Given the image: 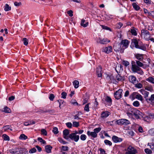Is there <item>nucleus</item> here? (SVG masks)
<instances>
[{
	"label": "nucleus",
	"instance_id": "24",
	"mask_svg": "<svg viewBox=\"0 0 154 154\" xmlns=\"http://www.w3.org/2000/svg\"><path fill=\"white\" fill-rule=\"evenodd\" d=\"M142 94L144 95V98L146 101L147 99H148V98H149L148 97L149 93L146 91L143 90Z\"/></svg>",
	"mask_w": 154,
	"mask_h": 154
},
{
	"label": "nucleus",
	"instance_id": "36",
	"mask_svg": "<svg viewBox=\"0 0 154 154\" xmlns=\"http://www.w3.org/2000/svg\"><path fill=\"white\" fill-rule=\"evenodd\" d=\"M58 141L60 143L63 144H65L67 143V142L64 141L63 139L61 138H58Z\"/></svg>",
	"mask_w": 154,
	"mask_h": 154
},
{
	"label": "nucleus",
	"instance_id": "1",
	"mask_svg": "<svg viewBox=\"0 0 154 154\" xmlns=\"http://www.w3.org/2000/svg\"><path fill=\"white\" fill-rule=\"evenodd\" d=\"M135 62L134 61H131V70L134 72H137L140 75H143L144 72L139 67H143L144 64L139 60H136Z\"/></svg>",
	"mask_w": 154,
	"mask_h": 154
},
{
	"label": "nucleus",
	"instance_id": "2",
	"mask_svg": "<svg viewBox=\"0 0 154 154\" xmlns=\"http://www.w3.org/2000/svg\"><path fill=\"white\" fill-rule=\"evenodd\" d=\"M141 35L143 36L146 40H149V39L150 37V35L148 30L145 29H142L141 30Z\"/></svg>",
	"mask_w": 154,
	"mask_h": 154
},
{
	"label": "nucleus",
	"instance_id": "19",
	"mask_svg": "<svg viewBox=\"0 0 154 154\" xmlns=\"http://www.w3.org/2000/svg\"><path fill=\"white\" fill-rule=\"evenodd\" d=\"M146 102L151 104H154V94L151 95L148 99H147Z\"/></svg>",
	"mask_w": 154,
	"mask_h": 154
},
{
	"label": "nucleus",
	"instance_id": "43",
	"mask_svg": "<svg viewBox=\"0 0 154 154\" xmlns=\"http://www.w3.org/2000/svg\"><path fill=\"white\" fill-rule=\"evenodd\" d=\"M38 140L40 141V142L44 144H46V141L44 140H43L42 138L39 137L38 138Z\"/></svg>",
	"mask_w": 154,
	"mask_h": 154
},
{
	"label": "nucleus",
	"instance_id": "49",
	"mask_svg": "<svg viewBox=\"0 0 154 154\" xmlns=\"http://www.w3.org/2000/svg\"><path fill=\"white\" fill-rule=\"evenodd\" d=\"M52 131L55 134H57L58 133V128L56 127L54 128Z\"/></svg>",
	"mask_w": 154,
	"mask_h": 154
},
{
	"label": "nucleus",
	"instance_id": "13",
	"mask_svg": "<svg viewBox=\"0 0 154 154\" xmlns=\"http://www.w3.org/2000/svg\"><path fill=\"white\" fill-rule=\"evenodd\" d=\"M97 42L102 44H106L110 42V41L107 38H103V39L99 38Z\"/></svg>",
	"mask_w": 154,
	"mask_h": 154
},
{
	"label": "nucleus",
	"instance_id": "18",
	"mask_svg": "<svg viewBox=\"0 0 154 154\" xmlns=\"http://www.w3.org/2000/svg\"><path fill=\"white\" fill-rule=\"evenodd\" d=\"M131 44L133 46H134L136 48H138V40L136 38H134L131 40Z\"/></svg>",
	"mask_w": 154,
	"mask_h": 154
},
{
	"label": "nucleus",
	"instance_id": "20",
	"mask_svg": "<svg viewBox=\"0 0 154 154\" xmlns=\"http://www.w3.org/2000/svg\"><path fill=\"white\" fill-rule=\"evenodd\" d=\"M87 134L89 136H91L94 138H96L97 136V134L94 131L91 132L90 131H88Z\"/></svg>",
	"mask_w": 154,
	"mask_h": 154
},
{
	"label": "nucleus",
	"instance_id": "54",
	"mask_svg": "<svg viewBox=\"0 0 154 154\" xmlns=\"http://www.w3.org/2000/svg\"><path fill=\"white\" fill-rule=\"evenodd\" d=\"M145 152L146 153L148 154H150L152 152L151 150L148 148L145 149Z\"/></svg>",
	"mask_w": 154,
	"mask_h": 154
},
{
	"label": "nucleus",
	"instance_id": "5",
	"mask_svg": "<svg viewBox=\"0 0 154 154\" xmlns=\"http://www.w3.org/2000/svg\"><path fill=\"white\" fill-rule=\"evenodd\" d=\"M125 150L127 151L125 154H136L137 153V150L131 146H129Z\"/></svg>",
	"mask_w": 154,
	"mask_h": 154
},
{
	"label": "nucleus",
	"instance_id": "23",
	"mask_svg": "<svg viewBox=\"0 0 154 154\" xmlns=\"http://www.w3.org/2000/svg\"><path fill=\"white\" fill-rule=\"evenodd\" d=\"M143 54H136L135 55V57L138 60L141 61L143 59Z\"/></svg>",
	"mask_w": 154,
	"mask_h": 154
},
{
	"label": "nucleus",
	"instance_id": "25",
	"mask_svg": "<svg viewBox=\"0 0 154 154\" xmlns=\"http://www.w3.org/2000/svg\"><path fill=\"white\" fill-rule=\"evenodd\" d=\"M116 79L119 81H123L124 80V77L123 76H121L119 74H118L116 75Z\"/></svg>",
	"mask_w": 154,
	"mask_h": 154
},
{
	"label": "nucleus",
	"instance_id": "7",
	"mask_svg": "<svg viewBox=\"0 0 154 154\" xmlns=\"http://www.w3.org/2000/svg\"><path fill=\"white\" fill-rule=\"evenodd\" d=\"M121 44L120 43L115 44L113 46V48L114 51L116 52L119 51L123 52L122 48L121 47Z\"/></svg>",
	"mask_w": 154,
	"mask_h": 154
},
{
	"label": "nucleus",
	"instance_id": "21",
	"mask_svg": "<svg viewBox=\"0 0 154 154\" xmlns=\"http://www.w3.org/2000/svg\"><path fill=\"white\" fill-rule=\"evenodd\" d=\"M146 45H147L145 44H142L141 45L140 44V45L138 46V48H137L140 49L143 51H146Z\"/></svg>",
	"mask_w": 154,
	"mask_h": 154
},
{
	"label": "nucleus",
	"instance_id": "32",
	"mask_svg": "<svg viewBox=\"0 0 154 154\" xmlns=\"http://www.w3.org/2000/svg\"><path fill=\"white\" fill-rule=\"evenodd\" d=\"M109 79L110 80V82L113 83H115L116 82V79H114V77L112 75H110L109 77Z\"/></svg>",
	"mask_w": 154,
	"mask_h": 154
},
{
	"label": "nucleus",
	"instance_id": "59",
	"mask_svg": "<svg viewBox=\"0 0 154 154\" xmlns=\"http://www.w3.org/2000/svg\"><path fill=\"white\" fill-rule=\"evenodd\" d=\"M66 126L69 128H71L72 126V124L71 122H68L66 123Z\"/></svg>",
	"mask_w": 154,
	"mask_h": 154
},
{
	"label": "nucleus",
	"instance_id": "47",
	"mask_svg": "<svg viewBox=\"0 0 154 154\" xmlns=\"http://www.w3.org/2000/svg\"><path fill=\"white\" fill-rule=\"evenodd\" d=\"M133 105L135 107H138L140 105V103L138 101H136L133 103Z\"/></svg>",
	"mask_w": 154,
	"mask_h": 154
},
{
	"label": "nucleus",
	"instance_id": "22",
	"mask_svg": "<svg viewBox=\"0 0 154 154\" xmlns=\"http://www.w3.org/2000/svg\"><path fill=\"white\" fill-rule=\"evenodd\" d=\"M52 148L50 145H48L45 146V149L47 152L49 153L51 152Z\"/></svg>",
	"mask_w": 154,
	"mask_h": 154
},
{
	"label": "nucleus",
	"instance_id": "61",
	"mask_svg": "<svg viewBox=\"0 0 154 154\" xmlns=\"http://www.w3.org/2000/svg\"><path fill=\"white\" fill-rule=\"evenodd\" d=\"M67 13L69 15V16L72 17L73 16V11L72 10H70L67 12Z\"/></svg>",
	"mask_w": 154,
	"mask_h": 154
},
{
	"label": "nucleus",
	"instance_id": "4",
	"mask_svg": "<svg viewBox=\"0 0 154 154\" xmlns=\"http://www.w3.org/2000/svg\"><path fill=\"white\" fill-rule=\"evenodd\" d=\"M116 122L118 125H127L130 124V122L128 120L125 119L118 120L116 121Z\"/></svg>",
	"mask_w": 154,
	"mask_h": 154
},
{
	"label": "nucleus",
	"instance_id": "63",
	"mask_svg": "<svg viewBox=\"0 0 154 154\" xmlns=\"http://www.w3.org/2000/svg\"><path fill=\"white\" fill-rule=\"evenodd\" d=\"M123 66H122L121 65L119 64L118 65V66H116V72H118L116 70V69H119L120 70L121 69H122V70H123Z\"/></svg>",
	"mask_w": 154,
	"mask_h": 154
},
{
	"label": "nucleus",
	"instance_id": "56",
	"mask_svg": "<svg viewBox=\"0 0 154 154\" xmlns=\"http://www.w3.org/2000/svg\"><path fill=\"white\" fill-rule=\"evenodd\" d=\"M36 149L35 148H33L30 149L29 150V152L30 153H33L36 152Z\"/></svg>",
	"mask_w": 154,
	"mask_h": 154
},
{
	"label": "nucleus",
	"instance_id": "58",
	"mask_svg": "<svg viewBox=\"0 0 154 154\" xmlns=\"http://www.w3.org/2000/svg\"><path fill=\"white\" fill-rule=\"evenodd\" d=\"M41 132L42 134H43L44 135L46 136L47 135V132L45 129H42L41 130Z\"/></svg>",
	"mask_w": 154,
	"mask_h": 154
},
{
	"label": "nucleus",
	"instance_id": "44",
	"mask_svg": "<svg viewBox=\"0 0 154 154\" xmlns=\"http://www.w3.org/2000/svg\"><path fill=\"white\" fill-rule=\"evenodd\" d=\"M3 137L4 140H5L9 141L10 140V138L9 136L6 134H4L3 135Z\"/></svg>",
	"mask_w": 154,
	"mask_h": 154
},
{
	"label": "nucleus",
	"instance_id": "11",
	"mask_svg": "<svg viewBox=\"0 0 154 154\" xmlns=\"http://www.w3.org/2000/svg\"><path fill=\"white\" fill-rule=\"evenodd\" d=\"M102 52H104L107 54H109L112 52V48L111 46L103 48L102 49Z\"/></svg>",
	"mask_w": 154,
	"mask_h": 154
},
{
	"label": "nucleus",
	"instance_id": "35",
	"mask_svg": "<svg viewBox=\"0 0 154 154\" xmlns=\"http://www.w3.org/2000/svg\"><path fill=\"white\" fill-rule=\"evenodd\" d=\"M27 138V136L23 134H21L19 137V139L21 140H26Z\"/></svg>",
	"mask_w": 154,
	"mask_h": 154
},
{
	"label": "nucleus",
	"instance_id": "46",
	"mask_svg": "<svg viewBox=\"0 0 154 154\" xmlns=\"http://www.w3.org/2000/svg\"><path fill=\"white\" fill-rule=\"evenodd\" d=\"M122 63L125 67L128 66L129 64V63L128 61L124 60L122 61Z\"/></svg>",
	"mask_w": 154,
	"mask_h": 154
},
{
	"label": "nucleus",
	"instance_id": "30",
	"mask_svg": "<svg viewBox=\"0 0 154 154\" xmlns=\"http://www.w3.org/2000/svg\"><path fill=\"white\" fill-rule=\"evenodd\" d=\"M132 6L134 9L136 11L139 10L140 8V7L135 3L133 4Z\"/></svg>",
	"mask_w": 154,
	"mask_h": 154
},
{
	"label": "nucleus",
	"instance_id": "6",
	"mask_svg": "<svg viewBox=\"0 0 154 154\" xmlns=\"http://www.w3.org/2000/svg\"><path fill=\"white\" fill-rule=\"evenodd\" d=\"M79 139V136L78 135L71 133L69 135V139H70L72 140H74L75 142H77Z\"/></svg>",
	"mask_w": 154,
	"mask_h": 154
},
{
	"label": "nucleus",
	"instance_id": "31",
	"mask_svg": "<svg viewBox=\"0 0 154 154\" xmlns=\"http://www.w3.org/2000/svg\"><path fill=\"white\" fill-rule=\"evenodd\" d=\"M130 32L133 35L136 36L137 35V31L134 28L131 29Z\"/></svg>",
	"mask_w": 154,
	"mask_h": 154
},
{
	"label": "nucleus",
	"instance_id": "64",
	"mask_svg": "<svg viewBox=\"0 0 154 154\" xmlns=\"http://www.w3.org/2000/svg\"><path fill=\"white\" fill-rule=\"evenodd\" d=\"M99 150L101 154H106V151L103 149L100 148L99 149Z\"/></svg>",
	"mask_w": 154,
	"mask_h": 154
},
{
	"label": "nucleus",
	"instance_id": "52",
	"mask_svg": "<svg viewBox=\"0 0 154 154\" xmlns=\"http://www.w3.org/2000/svg\"><path fill=\"white\" fill-rule=\"evenodd\" d=\"M101 130V128L100 127H98V128H95L94 130V132H95L96 134L97 133H98Z\"/></svg>",
	"mask_w": 154,
	"mask_h": 154
},
{
	"label": "nucleus",
	"instance_id": "57",
	"mask_svg": "<svg viewBox=\"0 0 154 154\" xmlns=\"http://www.w3.org/2000/svg\"><path fill=\"white\" fill-rule=\"evenodd\" d=\"M135 86L138 88H140L142 87V85L140 83H139L138 84H135Z\"/></svg>",
	"mask_w": 154,
	"mask_h": 154
},
{
	"label": "nucleus",
	"instance_id": "15",
	"mask_svg": "<svg viewBox=\"0 0 154 154\" xmlns=\"http://www.w3.org/2000/svg\"><path fill=\"white\" fill-rule=\"evenodd\" d=\"M96 73L98 77H102V67L101 66H98L96 69Z\"/></svg>",
	"mask_w": 154,
	"mask_h": 154
},
{
	"label": "nucleus",
	"instance_id": "14",
	"mask_svg": "<svg viewBox=\"0 0 154 154\" xmlns=\"http://www.w3.org/2000/svg\"><path fill=\"white\" fill-rule=\"evenodd\" d=\"M112 141L115 143L121 142L123 139L119 137L116 136H113L112 137Z\"/></svg>",
	"mask_w": 154,
	"mask_h": 154
},
{
	"label": "nucleus",
	"instance_id": "37",
	"mask_svg": "<svg viewBox=\"0 0 154 154\" xmlns=\"http://www.w3.org/2000/svg\"><path fill=\"white\" fill-rule=\"evenodd\" d=\"M90 103H89L85 105L84 107V110L87 112L89 111V105L90 104Z\"/></svg>",
	"mask_w": 154,
	"mask_h": 154
},
{
	"label": "nucleus",
	"instance_id": "45",
	"mask_svg": "<svg viewBox=\"0 0 154 154\" xmlns=\"http://www.w3.org/2000/svg\"><path fill=\"white\" fill-rule=\"evenodd\" d=\"M22 41L23 42V44L25 45H28V42L26 38H24L22 39Z\"/></svg>",
	"mask_w": 154,
	"mask_h": 154
},
{
	"label": "nucleus",
	"instance_id": "17",
	"mask_svg": "<svg viewBox=\"0 0 154 154\" xmlns=\"http://www.w3.org/2000/svg\"><path fill=\"white\" fill-rule=\"evenodd\" d=\"M120 43L121 44V45H123L122 47H124L125 48H126L128 47L129 44V42L128 40L125 39L122 40Z\"/></svg>",
	"mask_w": 154,
	"mask_h": 154
},
{
	"label": "nucleus",
	"instance_id": "28",
	"mask_svg": "<svg viewBox=\"0 0 154 154\" xmlns=\"http://www.w3.org/2000/svg\"><path fill=\"white\" fill-rule=\"evenodd\" d=\"M73 84L74 88H78L79 87V82L77 80H75L73 82Z\"/></svg>",
	"mask_w": 154,
	"mask_h": 154
},
{
	"label": "nucleus",
	"instance_id": "16",
	"mask_svg": "<svg viewBox=\"0 0 154 154\" xmlns=\"http://www.w3.org/2000/svg\"><path fill=\"white\" fill-rule=\"evenodd\" d=\"M128 79L130 82L134 84L137 83L138 82L136 80V78L135 76L134 75H130L129 76Z\"/></svg>",
	"mask_w": 154,
	"mask_h": 154
},
{
	"label": "nucleus",
	"instance_id": "38",
	"mask_svg": "<svg viewBox=\"0 0 154 154\" xmlns=\"http://www.w3.org/2000/svg\"><path fill=\"white\" fill-rule=\"evenodd\" d=\"M136 98L138 100L142 101L143 100V98L141 95L138 94L136 95Z\"/></svg>",
	"mask_w": 154,
	"mask_h": 154
},
{
	"label": "nucleus",
	"instance_id": "29",
	"mask_svg": "<svg viewBox=\"0 0 154 154\" xmlns=\"http://www.w3.org/2000/svg\"><path fill=\"white\" fill-rule=\"evenodd\" d=\"M109 115V112L107 111L103 112L101 115V117L104 118L108 117Z\"/></svg>",
	"mask_w": 154,
	"mask_h": 154
},
{
	"label": "nucleus",
	"instance_id": "55",
	"mask_svg": "<svg viewBox=\"0 0 154 154\" xmlns=\"http://www.w3.org/2000/svg\"><path fill=\"white\" fill-rule=\"evenodd\" d=\"M54 97L55 96L54 95V94H51L49 95V99L50 100L53 101Z\"/></svg>",
	"mask_w": 154,
	"mask_h": 154
},
{
	"label": "nucleus",
	"instance_id": "48",
	"mask_svg": "<svg viewBox=\"0 0 154 154\" xmlns=\"http://www.w3.org/2000/svg\"><path fill=\"white\" fill-rule=\"evenodd\" d=\"M136 93L135 92H133L129 96V98L133 100L134 98V97L136 95Z\"/></svg>",
	"mask_w": 154,
	"mask_h": 154
},
{
	"label": "nucleus",
	"instance_id": "53",
	"mask_svg": "<svg viewBox=\"0 0 154 154\" xmlns=\"http://www.w3.org/2000/svg\"><path fill=\"white\" fill-rule=\"evenodd\" d=\"M79 126V122H73V127H77Z\"/></svg>",
	"mask_w": 154,
	"mask_h": 154
},
{
	"label": "nucleus",
	"instance_id": "33",
	"mask_svg": "<svg viewBox=\"0 0 154 154\" xmlns=\"http://www.w3.org/2000/svg\"><path fill=\"white\" fill-rule=\"evenodd\" d=\"M145 89L151 92H152L153 90V87L151 85H149L148 86H146L145 88Z\"/></svg>",
	"mask_w": 154,
	"mask_h": 154
},
{
	"label": "nucleus",
	"instance_id": "8",
	"mask_svg": "<svg viewBox=\"0 0 154 154\" xmlns=\"http://www.w3.org/2000/svg\"><path fill=\"white\" fill-rule=\"evenodd\" d=\"M136 109L135 108L129 106L127 108V112L126 114L129 117L132 116Z\"/></svg>",
	"mask_w": 154,
	"mask_h": 154
},
{
	"label": "nucleus",
	"instance_id": "60",
	"mask_svg": "<svg viewBox=\"0 0 154 154\" xmlns=\"http://www.w3.org/2000/svg\"><path fill=\"white\" fill-rule=\"evenodd\" d=\"M102 27L103 29L106 30H109L110 31H111V29L109 28L108 27H107V26H104V25H102Z\"/></svg>",
	"mask_w": 154,
	"mask_h": 154
},
{
	"label": "nucleus",
	"instance_id": "51",
	"mask_svg": "<svg viewBox=\"0 0 154 154\" xmlns=\"http://www.w3.org/2000/svg\"><path fill=\"white\" fill-rule=\"evenodd\" d=\"M61 97L63 99H65L66 98L67 93L65 92H63L61 94Z\"/></svg>",
	"mask_w": 154,
	"mask_h": 154
},
{
	"label": "nucleus",
	"instance_id": "27",
	"mask_svg": "<svg viewBox=\"0 0 154 154\" xmlns=\"http://www.w3.org/2000/svg\"><path fill=\"white\" fill-rule=\"evenodd\" d=\"M55 112V110L54 109H45V113H48L49 114H53Z\"/></svg>",
	"mask_w": 154,
	"mask_h": 154
},
{
	"label": "nucleus",
	"instance_id": "39",
	"mask_svg": "<svg viewBox=\"0 0 154 154\" xmlns=\"http://www.w3.org/2000/svg\"><path fill=\"white\" fill-rule=\"evenodd\" d=\"M11 7L9 6L7 4H6L5 5L4 10L6 11H8L11 10Z\"/></svg>",
	"mask_w": 154,
	"mask_h": 154
},
{
	"label": "nucleus",
	"instance_id": "26",
	"mask_svg": "<svg viewBox=\"0 0 154 154\" xmlns=\"http://www.w3.org/2000/svg\"><path fill=\"white\" fill-rule=\"evenodd\" d=\"M85 22V20L84 19H82L81 20V23L80 24L81 25L84 27H86L88 26V22H86L85 23H84Z\"/></svg>",
	"mask_w": 154,
	"mask_h": 154
},
{
	"label": "nucleus",
	"instance_id": "12",
	"mask_svg": "<svg viewBox=\"0 0 154 154\" xmlns=\"http://www.w3.org/2000/svg\"><path fill=\"white\" fill-rule=\"evenodd\" d=\"M69 131L67 129L64 130L63 131V137L66 140H69Z\"/></svg>",
	"mask_w": 154,
	"mask_h": 154
},
{
	"label": "nucleus",
	"instance_id": "62",
	"mask_svg": "<svg viewBox=\"0 0 154 154\" xmlns=\"http://www.w3.org/2000/svg\"><path fill=\"white\" fill-rule=\"evenodd\" d=\"M11 127V126L10 125H7L6 126H5L3 127V128H4L5 129V130L7 131L9 129H10Z\"/></svg>",
	"mask_w": 154,
	"mask_h": 154
},
{
	"label": "nucleus",
	"instance_id": "42",
	"mask_svg": "<svg viewBox=\"0 0 154 154\" xmlns=\"http://www.w3.org/2000/svg\"><path fill=\"white\" fill-rule=\"evenodd\" d=\"M4 112L6 113H10L11 112V110L10 108L7 107V106H5L4 107Z\"/></svg>",
	"mask_w": 154,
	"mask_h": 154
},
{
	"label": "nucleus",
	"instance_id": "41",
	"mask_svg": "<svg viewBox=\"0 0 154 154\" xmlns=\"http://www.w3.org/2000/svg\"><path fill=\"white\" fill-rule=\"evenodd\" d=\"M69 149V147L66 146H62L61 150L63 151H68Z\"/></svg>",
	"mask_w": 154,
	"mask_h": 154
},
{
	"label": "nucleus",
	"instance_id": "34",
	"mask_svg": "<svg viewBox=\"0 0 154 154\" xmlns=\"http://www.w3.org/2000/svg\"><path fill=\"white\" fill-rule=\"evenodd\" d=\"M146 81L154 84V78L152 77H150L147 79Z\"/></svg>",
	"mask_w": 154,
	"mask_h": 154
},
{
	"label": "nucleus",
	"instance_id": "10",
	"mask_svg": "<svg viewBox=\"0 0 154 154\" xmlns=\"http://www.w3.org/2000/svg\"><path fill=\"white\" fill-rule=\"evenodd\" d=\"M105 102L104 103L106 106H110L112 104V100L110 97L106 96L105 97Z\"/></svg>",
	"mask_w": 154,
	"mask_h": 154
},
{
	"label": "nucleus",
	"instance_id": "3",
	"mask_svg": "<svg viewBox=\"0 0 154 154\" xmlns=\"http://www.w3.org/2000/svg\"><path fill=\"white\" fill-rule=\"evenodd\" d=\"M123 90L120 89L116 91L114 94V96L116 100H119L121 98Z\"/></svg>",
	"mask_w": 154,
	"mask_h": 154
},
{
	"label": "nucleus",
	"instance_id": "50",
	"mask_svg": "<svg viewBox=\"0 0 154 154\" xmlns=\"http://www.w3.org/2000/svg\"><path fill=\"white\" fill-rule=\"evenodd\" d=\"M86 138V136L84 134H82L80 136V139L83 141L85 140Z\"/></svg>",
	"mask_w": 154,
	"mask_h": 154
},
{
	"label": "nucleus",
	"instance_id": "9",
	"mask_svg": "<svg viewBox=\"0 0 154 154\" xmlns=\"http://www.w3.org/2000/svg\"><path fill=\"white\" fill-rule=\"evenodd\" d=\"M133 116L137 119H139L143 117V113L138 110L136 109L134 112Z\"/></svg>",
	"mask_w": 154,
	"mask_h": 154
},
{
	"label": "nucleus",
	"instance_id": "40",
	"mask_svg": "<svg viewBox=\"0 0 154 154\" xmlns=\"http://www.w3.org/2000/svg\"><path fill=\"white\" fill-rule=\"evenodd\" d=\"M104 142L106 145H109L110 146H111L112 145V142L109 140H105Z\"/></svg>",
	"mask_w": 154,
	"mask_h": 154
}]
</instances>
